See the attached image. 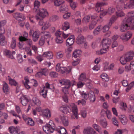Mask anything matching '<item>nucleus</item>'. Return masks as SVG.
I'll return each instance as SVG.
<instances>
[{
    "instance_id": "13d9d810",
    "label": "nucleus",
    "mask_w": 134,
    "mask_h": 134,
    "mask_svg": "<svg viewBox=\"0 0 134 134\" xmlns=\"http://www.w3.org/2000/svg\"><path fill=\"white\" fill-rule=\"evenodd\" d=\"M120 37L121 39L124 41H128L125 34L121 35Z\"/></svg>"
},
{
    "instance_id": "aec40b11",
    "label": "nucleus",
    "mask_w": 134,
    "mask_h": 134,
    "mask_svg": "<svg viewBox=\"0 0 134 134\" xmlns=\"http://www.w3.org/2000/svg\"><path fill=\"white\" fill-rule=\"evenodd\" d=\"M40 33L38 31H35L33 34L32 39L34 42H36L38 40L39 37Z\"/></svg>"
},
{
    "instance_id": "c9c22d12",
    "label": "nucleus",
    "mask_w": 134,
    "mask_h": 134,
    "mask_svg": "<svg viewBox=\"0 0 134 134\" xmlns=\"http://www.w3.org/2000/svg\"><path fill=\"white\" fill-rule=\"evenodd\" d=\"M97 21V20L95 19L92 21V23L90 24L89 26V28L90 30H92L94 28L96 25Z\"/></svg>"
},
{
    "instance_id": "ea45409f",
    "label": "nucleus",
    "mask_w": 134,
    "mask_h": 134,
    "mask_svg": "<svg viewBox=\"0 0 134 134\" xmlns=\"http://www.w3.org/2000/svg\"><path fill=\"white\" fill-rule=\"evenodd\" d=\"M101 26H99L94 30L93 33L95 35H97L99 33L100 31L101 30Z\"/></svg>"
},
{
    "instance_id": "f8f14e48",
    "label": "nucleus",
    "mask_w": 134,
    "mask_h": 134,
    "mask_svg": "<svg viewBox=\"0 0 134 134\" xmlns=\"http://www.w3.org/2000/svg\"><path fill=\"white\" fill-rule=\"evenodd\" d=\"M4 53L7 57L13 59L14 58L13 55L15 54V52L14 51L11 52L10 51L7 50L4 52Z\"/></svg>"
},
{
    "instance_id": "4d7b16f0",
    "label": "nucleus",
    "mask_w": 134,
    "mask_h": 134,
    "mask_svg": "<svg viewBox=\"0 0 134 134\" xmlns=\"http://www.w3.org/2000/svg\"><path fill=\"white\" fill-rule=\"evenodd\" d=\"M45 41H46V40L44 39L43 37H41L39 41V44L40 46L43 45Z\"/></svg>"
},
{
    "instance_id": "3c124183",
    "label": "nucleus",
    "mask_w": 134,
    "mask_h": 134,
    "mask_svg": "<svg viewBox=\"0 0 134 134\" xmlns=\"http://www.w3.org/2000/svg\"><path fill=\"white\" fill-rule=\"evenodd\" d=\"M90 19V17L89 16H85L83 18L82 20V22L84 23H87L89 21Z\"/></svg>"
},
{
    "instance_id": "0e129e2a",
    "label": "nucleus",
    "mask_w": 134,
    "mask_h": 134,
    "mask_svg": "<svg viewBox=\"0 0 134 134\" xmlns=\"http://www.w3.org/2000/svg\"><path fill=\"white\" fill-rule=\"evenodd\" d=\"M40 71L41 72L42 75L46 76L48 74V70L46 69H42Z\"/></svg>"
},
{
    "instance_id": "a19ab883",
    "label": "nucleus",
    "mask_w": 134,
    "mask_h": 134,
    "mask_svg": "<svg viewBox=\"0 0 134 134\" xmlns=\"http://www.w3.org/2000/svg\"><path fill=\"white\" fill-rule=\"evenodd\" d=\"M47 91L46 88L45 87H44L43 89L41 92L40 94L42 95L43 97L44 98H45L47 97Z\"/></svg>"
},
{
    "instance_id": "4be33fe9",
    "label": "nucleus",
    "mask_w": 134,
    "mask_h": 134,
    "mask_svg": "<svg viewBox=\"0 0 134 134\" xmlns=\"http://www.w3.org/2000/svg\"><path fill=\"white\" fill-rule=\"evenodd\" d=\"M56 130L58 134H68L66 129L63 127H59V128L57 129Z\"/></svg>"
},
{
    "instance_id": "393cba45",
    "label": "nucleus",
    "mask_w": 134,
    "mask_h": 134,
    "mask_svg": "<svg viewBox=\"0 0 134 134\" xmlns=\"http://www.w3.org/2000/svg\"><path fill=\"white\" fill-rule=\"evenodd\" d=\"M23 36H20L19 38V40L21 41H25L26 40L27 38L28 37V34L25 31H24L23 33Z\"/></svg>"
},
{
    "instance_id": "1a4fd4ad",
    "label": "nucleus",
    "mask_w": 134,
    "mask_h": 134,
    "mask_svg": "<svg viewBox=\"0 0 134 134\" xmlns=\"http://www.w3.org/2000/svg\"><path fill=\"white\" fill-rule=\"evenodd\" d=\"M62 32L60 31H56L55 33V35L56 37L55 41L57 44H60L63 42L62 35Z\"/></svg>"
},
{
    "instance_id": "8fccbe9b",
    "label": "nucleus",
    "mask_w": 134,
    "mask_h": 134,
    "mask_svg": "<svg viewBox=\"0 0 134 134\" xmlns=\"http://www.w3.org/2000/svg\"><path fill=\"white\" fill-rule=\"evenodd\" d=\"M111 26H109V23L107 25H105L103 27V31L104 32H105L108 31L109 30L110 27Z\"/></svg>"
},
{
    "instance_id": "5fc2aeb1",
    "label": "nucleus",
    "mask_w": 134,
    "mask_h": 134,
    "mask_svg": "<svg viewBox=\"0 0 134 134\" xmlns=\"http://www.w3.org/2000/svg\"><path fill=\"white\" fill-rule=\"evenodd\" d=\"M70 5L71 8L75 10L77 5V3L74 2H72L70 3Z\"/></svg>"
},
{
    "instance_id": "0eeeda50",
    "label": "nucleus",
    "mask_w": 134,
    "mask_h": 134,
    "mask_svg": "<svg viewBox=\"0 0 134 134\" xmlns=\"http://www.w3.org/2000/svg\"><path fill=\"white\" fill-rule=\"evenodd\" d=\"M56 70L57 71L59 72L62 74L64 73H68L70 72L71 70V67H68L67 68L61 67L60 65L59 64H58L56 66Z\"/></svg>"
},
{
    "instance_id": "e2e57ef3",
    "label": "nucleus",
    "mask_w": 134,
    "mask_h": 134,
    "mask_svg": "<svg viewBox=\"0 0 134 134\" xmlns=\"http://www.w3.org/2000/svg\"><path fill=\"white\" fill-rule=\"evenodd\" d=\"M86 101L83 99L79 100L77 102L78 105H79L80 103H81L82 105H85L86 104Z\"/></svg>"
},
{
    "instance_id": "423d86ee",
    "label": "nucleus",
    "mask_w": 134,
    "mask_h": 134,
    "mask_svg": "<svg viewBox=\"0 0 134 134\" xmlns=\"http://www.w3.org/2000/svg\"><path fill=\"white\" fill-rule=\"evenodd\" d=\"M48 15V13L47 10L44 8H42L39 10L37 14L35 16V18L37 20H42Z\"/></svg>"
},
{
    "instance_id": "2f4dec72",
    "label": "nucleus",
    "mask_w": 134,
    "mask_h": 134,
    "mask_svg": "<svg viewBox=\"0 0 134 134\" xmlns=\"http://www.w3.org/2000/svg\"><path fill=\"white\" fill-rule=\"evenodd\" d=\"M81 53V51L79 50H76L73 53V56L75 58L78 57Z\"/></svg>"
},
{
    "instance_id": "20e7f679",
    "label": "nucleus",
    "mask_w": 134,
    "mask_h": 134,
    "mask_svg": "<svg viewBox=\"0 0 134 134\" xmlns=\"http://www.w3.org/2000/svg\"><path fill=\"white\" fill-rule=\"evenodd\" d=\"M42 128L44 131L47 134L52 133L54 130H56L55 124L52 120L50 121L48 124L43 126Z\"/></svg>"
},
{
    "instance_id": "b1692460",
    "label": "nucleus",
    "mask_w": 134,
    "mask_h": 134,
    "mask_svg": "<svg viewBox=\"0 0 134 134\" xmlns=\"http://www.w3.org/2000/svg\"><path fill=\"white\" fill-rule=\"evenodd\" d=\"M42 56L44 57H46L48 59H52L53 57V54L51 52H46L43 53Z\"/></svg>"
},
{
    "instance_id": "bb28decb",
    "label": "nucleus",
    "mask_w": 134,
    "mask_h": 134,
    "mask_svg": "<svg viewBox=\"0 0 134 134\" xmlns=\"http://www.w3.org/2000/svg\"><path fill=\"white\" fill-rule=\"evenodd\" d=\"M43 114L48 118L51 117L50 111L49 109H44L42 110Z\"/></svg>"
},
{
    "instance_id": "c756f323",
    "label": "nucleus",
    "mask_w": 134,
    "mask_h": 134,
    "mask_svg": "<svg viewBox=\"0 0 134 134\" xmlns=\"http://www.w3.org/2000/svg\"><path fill=\"white\" fill-rule=\"evenodd\" d=\"M16 39L15 38L13 37L10 44V47L13 49L15 48L16 46Z\"/></svg>"
},
{
    "instance_id": "de8ad7c7",
    "label": "nucleus",
    "mask_w": 134,
    "mask_h": 134,
    "mask_svg": "<svg viewBox=\"0 0 134 134\" xmlns=\"http://www.w3.org/2000/svg\"><path fill=\"white\" fill-rule=\"evenodd\" d=\"M25 51L28 55L30 56L32 55L31 50L29 47L26 48L25 49Z\"/></svg>"
},
{
    "instance_id": "72a5a7b5",
    "label": "nucleus",
    "mask_w": 134,
    "mask_h": 134,
    "mask_svg": "<svg viewBox=\"0 0 134 134\" xmlns=\"http://www.w3.org/2000/svg\"><path fill=\"white\" fill-rule=\"evenodd\" d=\"M9 131L11 133L15 134L17 133L18 132L16 128L13 126L10 127L9 129Z\"/></svg>"
},
{
    "instance_id": "f704fd0d",
    "label": "nucleus",
    "mask_w": 134,
    "mask_h": 134,
    "mask_svg": "<svg viewBox=\"0 0 134 134\" xmlns=\"http://www.w3.org/2000/svg\"><path fill=\"white\" fill-rule=\"evenodd\" d=\"M93 127L99 133L101 134L102 133L101 128L99 125L96 124H94L93 125Z\"/></svg>"
},
{
    "instance_id": "7ed1b4c3",
    "label": "nucleus",
    "mask_w": 134,
    "mask_h": 134,
    "mask_svg": "<svg viewBox=\"0 0 134 134\" xmlns=\"http://www.w3.org/2000/svg\"><path fill=\"white\" fill-rule=\"evenodd\" d=\"M111 40L108 39H103L102 41V49L99 51L96 52V54L98 55H101L106 53V51L108 50V47L110 44Z\"/></svg>"
},
{
    "instance_id": "49530a36",
    "label": "nucleus",
    "mask_w": 134,
    "mask_h": 134,
    "mask_svg": "<svg viewBox=\"0 0 134 134\" xmlns=\"http://www.w3.org/2000/svg\"><path fill=\"white\" fill-rule=\"evenodd\" d=\"M79 80L81 81H85L87 79L86 78L85 75L83 74H82L80 76Z\"/></svg>"
},
{
    "instance_id": "c03bdc74",
    "label": "nucleus",
    "mask_w": 134,
    "mask_h": 134,
    "mask_svg": "<svg viewBox=\"0 0 134 134\" xmlns=\"http://www.w3.org/2000/svg\"><path fill=\"white\" fill-rule=\"evenodd\" d=\"M100 77L105 81H108L109 80L108 77L106 74L104 73H103L101 75Z\"/></svg>"
},
{
    "instance_id": "2eb2a0df",
    "label": "nucleus",
    "mask_w": 134,
    "mask_h": 134,
    "mask_svg": "<svg viewBox=\"0 0 134 134\" xmlns=\"http://www.w3.org/2000/svg\"><path fill=\"white\" fill-rule=\"evenodd\" d=\"M74 42V37L73 35L70 36L66 41V44L67 46H70L73 44Z\"/></svg>"
},
{
    "instance_id": "a878e982",
    "label": "nucleus",
    "mask_w": 134,
    "mask_h": 134,
    "mask_svg": "<svg viewBox=\"0 0 134 134\" xmlns=\"http://www.w3.org/2000/svg\"><path fill=\"white\" fill-rule=\"evenodd\" d=\"M70 28V24L69 22L65 21L63 24L62 27V29L65 31L69 29Z\"/></svg>"
},
{
    "instance_id": "39448f33",
    "label": "nucleus",
    "mask_w": 134,
    "mask_h": 134,
    "mask_svg": "<svg viewBox=\"0 0 134 134\" xmlns=\"http://www.w3.org/2000/svg\"><path fill=\"white\" fill-rule=\"evenodd\" d=\"M81 95L83 98L87 100L88 98L91 102H94L96 100V97L93 92L90 91L88 93H85L84 91L82 92Z\"/></svg>"
},
{
    "instance_id": "09e8293b",
    "label": "nucleus",
    "mask_w": 134,
    "mask_h": 134,
    "mask_svg": "<svg viewBox=\"0 0 134 134\" xmlns=\"http://www.w3.org/2000/svg\"><path fill=\"white\" fill-rule=\"evenodd\" d=\"M41 3L38 0H36L34 2V8L37 9L39 8L40 5Z\"/></svg>"
},
{
    "instance_id": "37998d69",
    "label": "nucleus",
    "mask_w": 134,
    "mask_h": 134,
    "mask_svg": "<svg viewBox=\"0 0 134 134\" xmlns=\"http://www.w3.org/2000/svg\"><path fill=\"white\" fill-rule=\"evenodd\" d=\"M33 101L35 104L37 105H40L41 104V102L40 101L39 99L36 97H34L33 98Z\"/></svg>"
},
{
    "instance_id": "dca6fc26",
    "label": "nucleus",
    "mask_w": 134,
    "mask_h": 134,
    "mask_svg": "<svg viewBox=\"0 0 134 134\" xmlns=\"http://www.w3.org/2000/svg\"><path fill=\"white\" fill-rule=\"evenodd\" d=\"M14 17L16 19L19 20H22L25 19L24 16L23 15L18 13H16L14 14Z\"/></svg>"
},
{
    "instance_id": "338daca9",
    "label": "nucleus",
    "mask_w": 134,
    "mask_h": 134,
    "mask_svg": "<svg viewBox=\"0 0 134 134\" xmlns=\"http://www.w3.org/2000/svg\"><path fill=\"white\" fill-rule=\"evenodd\" d=\"M66 31L62 32V37H63L64 38H65L68 37L70 34V33H68Z\"/></svg>"
},
{
    "instance_id": "473e14b6",
    "label": "nucleus",
    "mask_w": 134,
    "mask_h": 134,
    "mask_svg": "<svg viewBox=\"0 0 134 134\" xmlns=\"http://www.w3.org/2000/svg\"><path fill=\"white\" fill-rule=\"evenodd\" d=\"M64 3L63 0H54V5L57 6H59Z\"/></svg>"
},
{
    "instance_id": "864d4df0",
    "label": "nucleus",
    "mask_w": 134,
    "mask_h": 134,
    "mask_svg": "<svg viewBox=\"0 0 134 134\" xmlns=\"http://www.w3.org/2000/svg\"><path fill=\"white\" fill-rule=\"evenodd\" d=\"M115 11V9L112 7L109 8L107 11V13L110 15L112 14Z\"/></svg>"
},
{
    "instance_id": "69168bd1",
    "label": "nucleus",
    "mask_w": 134,
    "mask_h": 134,
    "mask_svg": "<svg viewBox=\"0 0 134 134\" xmlns=\"http://www.w3.org/2000/svg\"><path fill=\"white\" fill-rule=\"evenodd\" d=\"M124 48V46L122 45H119L116 48V50L118 52H120L123 50Z\"/></svg>"
},
{
    "instance_id": "774afa93",
    "label": "nucleus",
    "mask_w": 134,
    "mask_h": 134,
    "mask_svg": "<svg viewBox=\"0 0 134 134\" xmlns=\"http://www.w3.org/2000/svg\"><path fill=\"white\" fill-rule=\"evenodd\" d=\"M112 121L113 124L116 126H118V122L116 119V118L115 117H113L112 119Z\"/></svg>"
},
{
    "instance_id": "cd10ccee",
    "label": "nucleus",
    "mask_w": 134,
    "mask_h": 134,
    "mask_svg": "<svg viewBox=\"0 0 134 134\" xmlns=\"http://www.w3.org/2000/svg\"><path fill=\"white\" fill-rule=\"evenodd\" d=\"M3 92L5 93H7L9 92L10 88L8 85L5 82L3 83Z\"/></svg>"
},
{
    "instance_id": "5701e85b",
    "label": "nucleus",
    "mask_w": 134,
    "mask_h": 134,
    "mask_svg": "<svg viewBox=\"0 0 134 134\" xmlns=\"http://www.w3.org/2000/svg\"><path fill=\"white\" fill-rule=\"evenodd\" d=\"M84 39L83 37L81 35H79L76 39V42L77 44H80L84 42Z\"/></svg>"
},
{
    "instance_id": "680f3d73",
    "label": "nucleus",
    "mask_w": 134,
    "mask_h": 134,
    "mask_svg": "<svg viewBox=\"0 0 134 134\" xmlns=\"http://www.w3.org/2000/svg\"><path fill=\"white\" fill-rule=\"evenodd\" d=\"M59 18L56 15H54L52 16L50 18V20L52 21H55Z\"/></svg>"
},
{
    "instance_id": "e433bc0d",
    "label": "nucleus",
    "mask_w": 134,
    "mask_h": 134,
    "mask_svg": "<svg viewBox=\"0 0 134 134\" xmlns=\"http://www.w3.org/2000/svg\"><path fill=\"white\" fill-rule=\"evenodd\" d=\"M9 84L12 85H13L15 86H18V83L14 79L9 78Z\"/></svg>"
},
{
    "instance_id": "4c0bfd02",
    "label": "nucleus",
    "mask_w": 134,
    "mask_h": 134,
    "mask_svg": "<svg viewBox=\"0 0 134 134\" xmlns=\"http://www.w3.org/2000/svg\"><path fill=\"white\" fill-rule=\"evenodd\" d=\"M125 15V14L122 11H120V10H118V12H116V16L118 17H122Z\"/></svg>"
},
{
    "instance_id": "4468645a",
    "label": "nucleus",
    "mask_w": 134,
    "mask_h": 134,
    "mask_svg": "<svg viewBox=\"0 0 134 134\" xmlns=\"http://www.w3.org/2000/svg\"><path fill=\"white\" fill-rule=\"evenodd\" d=\"M95 131L92 127H88L85 129L83 131V134H94Z\"/></svg>"
},
{
    "instance_id": "6e6d98bb",
    "label": "nucleus",
    "mask_w": 134,
    "mask_h": 134,
    "mask_svg": "<svg viewBox=\"0 0 134 134\" xmlns=\"http://www.w3.org/2000/svg\"><path fill=\"white\" fill-rule=\"evenodd\" d=\"M49 75L51 77H56L58 76V74L54 71H52L49 74Z\"/></svg>"
},
{
    "instance_id": "052dcab7",
    "label": "nucleus",
    "mask_w": 134,
    "mask_h": 134,
    "mask_svg": "<svg viewBox=\"0 0 134 134\" xmlns=\"http://www.w3.org/2000/svg\"><path fill=\"white\" fill-rule=\"evenodd\" d=\"M69 88H68V87L65 86L62 88V90L65 94H68L69 93L68 90Z\"/></svg>"
},
{
    "instance_id": "412c9836",
    "label": "nucleus",
    "mask_w": 134,
    "mask_h": 134,
    "mask_svg": "<svg viewBox=\"0 0 134 134\" xmlns=\"http://www.w3.org/2000/svg\"><path fill=\"white\" fill-rule=\"evenodd\" d=\"M62 122L64 126H66L69 125V121L68 117L65 116H63L61 117Z\"/></svg>"
},
{
    "instance_id": "a211bd4d",
    "label": "nucleus",
    "mask_w": 134,
    "mask_h": 134,
    "mask_svg": "<svg viewBox=\"0 0 134 134\" xmlns=\"http://www.w3.org/2000/svg\"><path fill=\"white\" fill-rule=\"evenodd\" d=\"M20 100L22 104L24 106H25L27 103L28 100L26 96H23L20 98Z\"/></svg>"
},
{
    "instance_id": "79ce46f5",
    "label": "nucleus",
    "mask_w": 134,
    "mask_h": 134,
    "mask_svg": "<svg viewBox=\"0 0 134 134\" xmlns=\"http://www.w3.org/2000/svg\"><path fill=\"white\" fill-rule=\"evenodd\" d=\"M118 18L116 16H113L111 18L110 20V21L109 23V26H111L112 24L114 23L115 20L117 19Z\"/></svg>"
},
{
    "instance_id": "58836bf2",
    "label": "nucleus",
    "mask_w": 134,
    "mask_h": 134,
    "mask_svg": "<svg viewBox=\"0 0 134 134\" xmlns=\"http://www.w3.org/2000/svg\"><path fill=\"white\" fill-rule=\"evenodd\" d=\"M120 61L121 63L123 65L125 64L127 62H128L129 61L126 58L124 55L121 57L120 59Z\"/></svg>"
},
{
    "instance_id": "f257e3e1",
    "label": "nucleus",
    "mask_w": 134,
    "mask_h": 134,
    "mask_svg": "<svg viewBox=\"0 0 134 134\" xmlns=\"http://www.w3.org/2000/svg\"><path fill=\"white\" fill-rule=\"evenodd\" d=\"M72 108V112L73 114L71 115V118L72 119L76 118V119H78L77 109L76 105L72 104L70 107H61L59 109L60 111L65 114H66L70 111H71V108Z\"/></svg>"
},
{
    "instance_id": "9d476101",
    "label": "nucleus",
    "mask_w": 134,
    "mask_h": 134,
    "mask_svg": "<svg viewBox=\"0 0 134 134\" xmlns=\"http://www.w3.org/2000/svg\"><path fill=\"white\" fill-rule=\"evenodd\" d=\"M41 33L42 35V37H43L44 39L46 40L48 45L49 44V41L51 38L50 33L46 31H43Z\"/></svg>"
},
{
    "instance_id": "603ef678",
    "label": "nucleus",
    "mask_w": 134,
    "mask_h": 134,
    "mask_svg": "<svg viewBox=\"0 0 134 134\" xmlns=\"http://www.w3.org/2000/svg\"><path fill=\"white\" fill-rule=\"evenodd\" d=\"M100 124L103 127L106 128L107 125V122L106 120H102L100 121Z\"/></svg>"
},
{
    "instance_id": "9b49d317",
    "label": "nucleus",
    "mask_w": 134,
    "mask_h": 134,
    "mask_svg": "<svg viewBox=\"0 0 134 134\" xmlns=\"http://www.w3.org/2000/svg\"><path fill=\"white\" fill-rule=\"evenodd\" d=\"M115 4L118 10H121L124 8V2L122 0H117Z\"/></svg>"
},
{
    "instance_id": "f03ea898",
    "label": "nucleus",
    "mask_w": 134,
    "mask_h": 134,
    "mask_svg": "<svg viewBox=\"0 0 134 134\" xmlns=\"http://www.w3.org/2000/svg\"><path fill=\"white\" fill-rule=\"evenodd\" d=\"M129 29H134V21L131 18L127 17L123 19L120 30L124 32Z\"/></svg>"
},
{
    "instance_id": "a18cd8bd",
    "label": "nucleus",
    "mask_w": 134,
    "mask_h": 134,
    "mask_svg": "<svg viewBox=\"0 0 134 134\" xmlns=\"http://www.w3.org/2000/svg\"><path fill=\"white\" fill-rule=\"evenodd\" d=\"M107 4V3L105 2H98L96 4V7H101Z\"/></svg>"
},
{
    "instance_id": "f3484780",
    "label": "nucleus",
    "mask_w": 134,
    "mask_h": 134,
    "mask_svg": "<svg viewBox=\"0 0 134 134\" xmlns=\"http://www.w3.org/2000/svg\"><path fill=\"white\" fill-rule=\"evenodd\" d=\"M119 117L122 124L125 125L127 124V120L125 115H120L119 116Z\"/></svg>"
},
{
    "instance_id": "c85d7f7f",
    "label": "nucleus",
    "mask_w": 134,
    "mask_h": 134,
    "mask_svg": "<svg viewBox=\"0 0 134 134\" xmlns=\"http://www.w3.org/2000/svg\"><path fill=\"white\" fill-rule=\"evenodd\" d=\"M68 9V6L66 5L62 4L59 8V10L60 12H63L65 11H67Z\"/></svg>"
},
{
    "instance_id": "6e6552de",
    "label": "nucleus",
    "mask_w": 134,
    "mask_h": 134,
    "mask_svg": "<svg viewBox=\"0 0 134 134\" xmlns=\"http://www.w3.org/2000/svg\"><path fill=\"white\" fill-rule=\"evenodd\" d=\"M74 82L72 84L70 81L68 79H62L59 81V83L62 85H65L68 88H70L71 86H73L75 85V81H73Z\"/></svg>"
},
{
    "instance_id": "ddd939ff",
    "label": "nucleus",
    "mask_w": 134,
    "mask_h": 134,
    "mask_svg": "<svg viewBox=\"0 0 134 134\" xmlns=\"http://www.w3.org/2000/svg\"><path fill=\"white\" fill-rule=\"evenodd\" d=\"M134 55V52L132 51H130L125 53L124 56L126 58L129 62L132 60Z\"/></svg>"
},
{
    "instance_id": "6ab92c4d",
    "label": "nucleus",
    "mask_w": 134,
    "mask_h": 134,
    "mask_svg": "<svg viewBox=\"0 0 134 134\" xmlns=\"http://www.w3.org/2000/svg\"><path fill=\"white\" fill-rule=\"evenodd\" d=\"M7 41L4 35L0 34V44L2 46H4L6 44Z\"/></svg>"
},
{
    "instance_id": "7c9ffc66",
    "label": "nucleus",
    "mask_w": 134,
    "mask_h": 134,
    "mask_svg": "<svg viewBox=\"0 0 134 134\" xmlns=\"http://www.w3.org/2000/svg\"><path fill=\"white\" fill-rule=\"evenodd\" d=\"M51 26V24L49 21H47L44 23V25L41 28L42 30H47Z\"/></svg>"
},
{
    "instance_id": "bf43d9fd",
    "label": "nucleus",
    "mask_w": 134,
    "mask_h": 134,
    "mask_svg": "<svg viewBox=\"0 0 134 134\" xmlns=\"http://www.w3.org/2000/svg\"><path fill=\"white\" fill-rule=\"evenodd\" d=\"M125 34L128 40L132 37V32L130 31H128Z\"/></svg>"
}]
</instances>
